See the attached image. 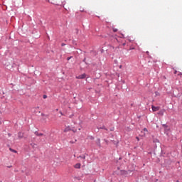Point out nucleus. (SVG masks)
I'll use <instances>...</instances> for the list:
<instances>
[{
	"mask_svg": "<svg viewBox=\"0 0 182 182\" xmlns=\"http://www.w3.org/2000/svg\"><path fill=\"white\" fill-rule=\"evenodd\" d=\"M78 159H82L83 160H85L86 159V155H81L78 157Z\"/></svg>",
	"mask_w": 182,
	"mask_h": 182,
	"instance_id": "obj_6",
	"label": "nucleus"
},
{
	"mask_svg": "<svg viewBox=\"0 0 182 182\" xmlns=\"http://www.w3.org/2000/svg\"><path fill=\"white\" fill-rule=\"evenodd\" d=\"M113 32H117V28H113Z\"/></svg>",
	"mask_w": 182,
	"mask_h": 182,
	"instance_id": "obj_11",
	"label": "nucleus"
},
{
	"mask_svg": "<svg viewBox=\"0 0 182 182\" xmlns=\"http://www.w3.org/2000/svg\"><path fill=\"white\" fill-rule=\"evenodd\" d=\"M10 151H11L12 153H18V151L15 150V149H12V148H9Z\"/></svg>",
	"mask_w": 182,
	"mask_h": 182,
	"instance_id": "obj_7",
	"label": "nucleus"
},
{
	"mask_svg": "<svg viewBox=\"0 0 182 182\" xmlns=\"http://www.w3.org/2000/svg\"><path fill=\"white\" fill-rule=\"evenodd\" d=\"M18 139H23V133L18 132Z\"/></svg>",
	"mask_w": 182,
	"mask_h": 182,
	"instance_id": "obj_5",
	"label": "nucleus"
},
{
	"mask_svg": "<svg viewBox=\"0 0 182 182\" xmlns=\"http://www.w3.org/2000/svg\"><path fill=\"white\" fill-rule=\"evenodd\" d=\"M144 132H148L147 128H144Z\"/></svg>",
	"mask_w": 182,
	"mask_h": 182,
	"instance_id": "obj_15",
	"label": "nucleus"
},
{
	"mask_svg": "<svg viewBox=\"0 0 182 182\" xmlns=\"http://www.w3.org/2000/svg\"><path fill=\"white\" fill-rule=\"evenodd\" d=\"M60 114H62V112H60Z\"/></svg>",
	"mask_w": 182,
	"mask_h": 182,
	"instance_id": "obj_24",
	"label": "nucleus"
},
{
	"mask_svg": "<svg viewBox=\"0 0 182 182\" xmlns=\"http://www.w3.org/2000/svg\"><path fill=\"white\" fill-rule=\"evenodd\" d=\"M122 45H123V46H126V43H124Z\"/></svg>",
	"mask_w": 182,
	"mask_h": 182,
	"instance_id": "obj_20",
	"label": "nucleus"
},
{
	"mask_svg": "<svg viewBox=\"0 0 182 182\" xmlns=\"http://www.w3.org/2000/svg\"><path fill=\"white\" fill-rule=\"evenodd\" d=\"M178 75V76H182V74L181 73H179Z\"/></svg>",
	"mask_w": 182,
	"mask_h": 182,
	"instance_id": "obj_18",
	"label": "nucleus"
},
{
	"mask_svg": "<svg viewBox=\"0 0 182 182\" xmlns=\"http://www.w3.org/2000/svg\"><path fill=\"white\" fill-rule=\"evenodd\" d=\"M35 135H36V136H43V134L39 133V132H35Z\"/></svg>",
	"mask_w": 182,
	"mask_h": 182,
	"instance_id": "obj_8",
	"label": "nucleus"
},
{
	"mask_svg": "<svg viewBox=\"0 0 182 182\" xmlns=\"http://www.w3.org/2000/svg\"><path fill=\"white\" fill-rule=\"evenodd\" d=\"M85 77H86V74H82V75L77 76L76 79H85Z\"/></svg>",
	"mask_w": 182,
	"mask_h": 182,
	"instance_id": "obj_2",
	"label": "nucleus"
},
{
	"mask_svg": "<svg viewBox=\"0 0 182 182\" xmlns=\"http://www.w3.org/2000/svg\"><path fill=\"white\" fill-rule=\"evenodd\" d=\"M119 69H122V65H119Z\"/></svg>",
	"mask_w": 182,
	"mask_h": 182,
	"instance_id": "obj_22",
	"label": "nucleus"
},
{
	"mask_svg": "<svg viewBox=\"0 0 182 182\" xmlns=\"http://www.w3.org/2000/svg\"><path fill=\"white\" fill-rule=\"evenodd\" d=\"M155 182H159V180H156Z\"/></svg>",
	"mask_w": 182,
	"mask_h": 182,
	"instance_id": "obj_23",
	"label": "nucleus"
},
{
	"mask_svg": "<svg viewBox=\"0 0 182 182\" xmlns=\"http://www.w3.org/2000/svg\"><path fill=\"white\" fill-rule=\"evenodd\" d=\"M176 73H177V70H175L174 71V75H176Z\"/></svg>",
	"mask_w": 182,
	"mask_h": 182,
	"instance_id": "obj_19",
	"label": "nucleus"
},
{
	"mask_svg": "<svg viewBox=\"0 0 182 182\" xmlns=\"http://www.w3.org/2000/svg\"><path fill=\"white\" fill-rule=\"evenodd\" d=\"M162 127H164V129L165 130V133H166V132H168V130H170V128H168V126H167L166 124H163Z\"/></svg>",
	"mask_w": 182,
	"mask_h": 182,
	"instance_id": "obj_3",
	"label": "nucleus"
},
{
	"mask_svg": "<svg viewBox=\"0 0 182 182\" xmlns=\"http://www.w3.org/2000/svg\"><path fill=\"white\" fill-rule=\"evenodd\" d=\"M136 139L137 141H140V139H139L138 136H136Z\"/></svg>",
	"mask_w": 182,
	"mask_h": 182,
	"instance_id": "obj_16",
	"label": "nucleus"
},
{
	"mask_svg": "<svg viewBox=\"0 0 182 182\" xmlns=\"http://www.w3.org/2000/svg\"><path fill=\"white\" fill-rule=\"evenodd\" d=\"M100 129H104L105 130H107V129H106L105 127H100Z\"/></svg>",
	"mask_w": 182,
	"mask_h": 182,
	"instance_id": "obj_12",
	"label": "nucleus"
},
{
	"mask_svg": "<svg viewBox=\"0 0 182 182\" xmlns=\"http://www.w3.org/2000/svg\"><path fill=\"white\" fill-rule=\"evenodd\" d=\"M64 133H68V132H70V127H67L63 130Z\"/></svg>",
	"mask_w": 182,
	"mask_h": 182,
	"instance_id": "obj_4",
	"label": "nucleus"
},
{
	"mask_svg": "<svg viewBox=\"0 0 182 182\" xmlns=\"http://www.w3.org/2000/svg\"><path fill=\"white\" fill-rule=\"evenodd\" d=\"M151 109L153 112H159V110H160V107H154V105H152Z\"/></svg>",
	"mask_w": 182,
	"mask_h": 182,
	"instance_id": "obj_1",
	"label": "nucleus"
},
{
	"mask_svg": "<svg viewBox=\"0 0 182 182\" xmlns=\"http://www.w3.org/2000/svg\"><path fill=\"white\" fill-rule=\"evenodd\" d=\"M142 136H145V134H144Z\"/></svg>",
	"mask_w": 182,
	"mask_h": 182,
	"instance_id": "obj_25",
	"label": "nucleus"
},
{
	"mask_svg": "<svg viewBox=\"0 0 182 182\" xmlns=\"http://www.w3.org/2000/svg\"><path fill=\"white\" fill-rule=\"evenodd\" d=\"M61 46H65V43H62V44H61Z\"/></svg>",
	"mask_w": 182,
	"mask_h": 182,
	"instance_id": "obj_21",
	"label": "nucleus"
},
{
	"mask_svg": "<svg viewBox=\"0 0 182 182\" xmlns=\"http://www.w3.org/2000/svg\"><path fill=\"white\" fill-rule=\"evenodd\" d=\"M43 99H46V98L48 97V96H47L46 95H44L43 96Z\"/></svg>",
	"mask_w": 182,
	"mask_h": 182,
	"instance_id": "obj_10",
	"label": "nucleus"
},
{
	"mask_svg": "<svg viewBox=\"0 0 182 182\" xmlns=\"http://www.w3.org/2000/svg\"><path fill=\"white\" fill-rule=\"evenodd\" d=\"M71 58H72V57H68V58H67V60H70Z\"/></svg>",
	"mask_w": 182,
	"mask_h": 182,
	"instance_id": "obj_14",
	"label": "nucleus"
},
{
	"mask_svg": "<svg viewBox=\"0 0 182 182\" xmlns=\"http://www.w3.org/2000/svg\"><path fill=\"white\" fill-rule=\"evenodd\" d=\"M80 166H81L80 164H77L75 165L74 167H75V168H80Z\"/></svg>",
	"mask_w": 182,
	"mask_h": 182,
	"instance_id": "obj_9",
	"label": "nucleus"
},
{
	"mask_svg": "<svg viewBox=\"0 0 182 182\" xmlns=\"http://www.w3.org/2000/svg\"><path fill=\"white\" fill-rule=\"evenodd\" d=\"M70 143L71 144H73V143H75V142H74L73 141H70Z\"/></svg>",
	"mask_w": 182,
	"mask_h": 182,
	"instance_id": "obj_17",
	"label": "nucleus"
},
{
	"mask_svg": "<svg viewBox=\"0 0 182 182\" xmlns=\"http://www.w3.org/2000/svg\"><path fill=\"white\" fill-rule=\"evenodd\" d=\"M97 144H98V146H100V139H98Z\"/></svg>",
	"mask_w": 182,
	"mask_h": 182,
	"instance_id": "obj_13",
	"label": "nucleus"
}]
</instances>
